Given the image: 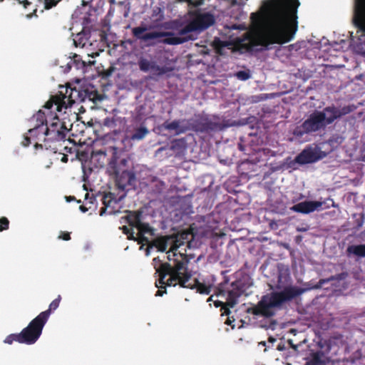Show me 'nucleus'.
<instances>
[{
	"label": "nucleus",
	"instance_id": "obj_2",
	"mask_svg": "<svg viewBox=\"0 0 365 365\" xmlns=\"http://www.w3.org/2000/svg\"><path fill=\"white\" fill-rule=\"evenodd\" d=\"M215 22L214 16L208 13H200L195 14L190 22L177 34L171 32L153 31L145 33L143 40H148L164 38L161 41L166 44L177 45L184 42L196 39L199 32L206 29Z\"/></svg>",
	"mask_w": 365,
	"mask_h": 365
},
{
	"label": "nucleus",
	"instance_id": "obj_50",
	"mask_svg": "<svg viewBox=\"0 0 365 365\" xmlns=\"http://www.w3.org/2000/svg\"><path fill=\"white\" fill-rule=\"evenodd\" d=\"M364 160L365 161V155L364 156Z\"/></svg>",
	"mask_w": 365,
	"mask_h": 365
},
{
	"label": "nucleus",
	"instance_id": "obj_37",
	"mask_svg": "<svg viewBox=\"0 0 365 365\" xmlns=\"http://www.w3.org/2000/svg\"><path fill=\"white\" fill-rule=\"evenodd\" d=\"M65 198H66V200L67 202H71V201H73V200H76L75 197H73V196H71V195H70V196H66V197H65Z\"/></svg>",
	"mask_w": 365,
	"mask_h": 365
},
{
	"label": "nucleus",
	"instance_id": "obj_16",
	"mask_svg": "<svg viewBox=\"0 0 365 365\" xmlns=\"http://www.w3.org/2000/svg\"><path fill=\"white\" fill-rule=\"evenodd\" d=\"M324 204L325 202L322 201L305 200L293 205L291 210L299 213L309 214L329 207V206L324 207Z\"/></svg>",
	"mask_w": 365,
	"mask_h": 365
},
{
	"label": "nucleus",
	"instance_id": "obj_18",
	"mask_svg": "<svg viewBox=\"0 0 365 365\" xmlns=\"http://www.w3.org/2000/svg\"><path fill=\"white\" fill-rule=\"evenodd\" d=\"M164 128L167 130L175 131L177 135L183 133L187 130L185 127L180 125V122L178 120H174L170 123L166 122L164 123Z\"/></svg>",
	"mask_w": 365,
	"mask_h": 365
},
{
	"label": "nucleus",
	"instance_id": "obj_51",
	"mask_svg": "<svg viewBox=\"0 0 365 365\" xmlns=\"http://www.w3.org/2000/svg\"><path fill=\"white\" fill-rule=\"evenodd\" d=\"M286 365H291L290 364H287Z\"/></svg>",
	"mask_w": 365,
	"mask_h": 365
},
{
	"label": "nucleus",
	"instance_id": "obj_22",
	"mask_svg": "<svg viewBox=\"0 0 365 365\" xmlns=\"http://www.w3.org/2000/svg\"><path fill=\"white\" fill-rule=\"evenodd\" d=\"M169 238L168 237H160L155 239L152 242V246L157 248L160 252H165L168 247V241Z\"/></svg>",
	"mask_w": 365,
	"mask_h": 365
},
{
	"label": "nucleus",
	"instance_id": "obj_9",
	"mask_svg": "<svg viewBox=\"0 0 365 365\" xmlns=\"http://www.w3.org/2000/svg\"><path fill=\"white\" fill-rule=\"evenodd\" d=\"M46 121V114L42 110H38L30 120L32 126L24 135L22 141L24 146H29L32 142L35 143V147L41 146V143L48 142L47 139L40 140L39 135L41 134V127H45L44 123Z\"/></svg>",
	"mask_w": 365,
	"mask_h": 365
},
{
	"label": "nucleus",
	"instance_id": "obj_46",
	"mask_svg": "<svg viewBox=\"0 0 365 365\" xmlns=\"http://www.w3.org/2000/svg\"><path fill=\"white\" fill-rule=\"evenodd\" d=\"M227 324H231V321L230 319L228 318L225 322Z\"/></svg>",
	"mask_w": 365,
	"mask_h": 365
},
{
	"label": "nucleus",
	"instance_id": "obj_39",
	"mask_svg": "<svg viewBox=\"0 0 365 365\" xmlns=\"http://www.w3.org/2000/svg\"><path fill=\"white\" fill-rule=\"evenodd\" d=\"M94 63H95L94 61H91L90 60H88V61H83V63L84 65H86V64H87V65H93V64H94Z\"/></svg>",
	"mask_w": 365,
	"mask_h": 365
},
{
	"label": "nucleus",
	"instance_id": "obj_33",
	"mask_svg": "<svg viewBox=\"0 0 365 365\" xmlns=\"http://www.w3.org/2000/svg\"><path fill=\"white\" fill-rule=\"evenodd\" d=\"M43 1L45 4V8L47 9L52 8L57 4L56 0H43Z\"/></svg>",
	"mask_w": 365,
	"mask_h": 365
},
{
	"label": "nucleus",
	"instance_id": "obj_12",
	"mask_svg": "<svg viewBox=\"0 0 365 365\" xmlns=\"http://www.w3.org/2000/svg\"><path fill=\"white\" fill-rule=\"evenodd\" d=\"M188 265H185L183 269L181 270L178 276L179 282H175L176 284L173 285L175 287L177 285L182 288H187L190 289H195L197 292L202 294H209L211 292L212 286L201 283L197 279H194L193 282H191L192 273L189 271Z\"/></svg>",
	"mask_w": 365,
	"mask_h": 365
},
{
	"label": "nucleus",
	"instance_id": "obj_49",
	"mask_svg": "<svg viewBox=\"0 0 365 365\" xmlns=\"http://www.w3.org/2000/svg\"><path fill=\"white\" fill-rule=\"evenodd\" d=\"M208 301H212V297L209 298Z\"/></svg>",
	"mask_w": 365,
	"mask_h": 365
},
{
	"label": "nucleus",
	"instance_id": "obj_10",
	"mask_svg": "<svg viewBox=\"0 0 365 365\" xmlns=\"http://www.w3.org/2000/svg\"><path fill=\"white\" fill-rule=\"evenodd\" d=\"M45 127H41V134L39 135L40 140L47 139L48 142L61 140L66 138L68 131L66 126L58 117H54L52 121L48 123H44Z\"/></svg>",
	"mask_w": 365,
	"mask_h": 365
},
{
	"label": "nucleus",
	"instance_id": "obj_40",
	"mask_svg": "<svg viewBox=\"0 0 365 365\" xmlns=\"http://www.w3.org/2000/svg\"><path fill=\"white\" fill-rule=\"evenodd\" d=\"M153 246L152 245L148 246L147 248H146V250H145V255L148 256L149 254H150V248H151Z\"/></svg>",
	"mask_w": 365,
	"mask_h": 365
},
{
	"label": "nucleus",
	"instance_id": "obj_20",
	"mask_svg": "<svg viewBox=\"0 0 365 365\" xmlns=\"http://www.w3.org/2000/svg\"><path fill=\"white\" fill-rule=\"evenodd\" d=\"M346 252L349 255L352 254L359 257H365V245H349Z\"/></svg>",
	"mask_w": 365,
	"mask_h": 365
},
{
	"label": "nucleus",
	"instance_id": "obj_28",
	"mask_svg": "<svg viewBox=\"0 0 365 365\" xmlns=\"http://www.w3.org/2000/svg\"><path fill=\"white\" fill-rule=\"evenodd\" d=\"M136 228L138 230V234L139 235H143L147 233H152L153 230L151 227H150L149 224L148 223H143L141 221L140 222L139 225L136 227Z\"/></svg>",
	"mask_w": 365,
	"mask_h": 365
},
{
	"label": "nucleus",
	"instance_id": "obj_44",
	"mask_svg": "<svg viewBox=\"0 0 365 365\" xmlns=\"http://www.w3.org/2000/svg\"><path fill=\"white\" fill-rule=\"evenodd\" d=\"M97 55H98V53H92L91 55V54H88V57L89 58L90 56H91V57H93V58L95 56H97Z\"/></svg>",
	"mask_w": 365,
	"mask_h": 365
},
{
	"label": "nucleus",
	"instance_id": "obj_1",
	"mask_svg": "<svg viewBox=\"0 0 365 365\" xmlns=\"http://www.w3.org/2000/svg\"><path fill=\"white\" fill-rule=\"evenodd\" d=\"M298 0L264 1L263 15L252 13V22L258 25L255 41L258 45L269 48L273 44L292 41L297 31Z\"/></svg>",
	"mask_w": 365,
	"mask_h": 365
},
{
	"label": "nucleus",
	"instance_id": "obj_48",
	"mask_svg": "<svg viewBox=\"0 0 365 365\" xmlns=\"http://www.w3.org/2000/svg\"><path fill=\"white\" fill-rule=\"evenodd\" d=\"M164 150V148H160V149H159V150H158V153H160V151H162V150Z\"/></svg>",
	"mask_w": 365,
	"mask_h": 365
},
{
	"label": "nucleus",
	"instance_id": "obj_27",
	"mask_svg": "<svg viewBox=\"0 0 365 365\" xmlns=\"http://www.w3.org/2000/svg\"><path fill=\"white\" fill-rule=\"evenodd\" d=\"M168 71V70L166 67L160 66L155 62L149 72L153 76H161L166 73Z\"/></svg>",
	"mask_w": 365,
	"mask_h": 365
},
{
	"label": "nucleus",
	"instance_id": "obj_25",
	"mask_svg": "<svg viewBox=\"0 0 365 365\" xmlns=\"http://www.w3.org/2000/svg\"><path fill=\"white\" fill-rule=\"evenodd\" d=\"M240 294L237 290H231L228 292L227 305L233 307L237 302V299Z\"/></svg>",
	"mask_w": 365,
	"mask_h": 365
},
{
	"label": "nucleus",
	"instance_id": "obj_14",
	"mask_svg": "<svg viewBox=\"0 0 365 365\" xmlns=\"http://www.w3.org/2000/svg\"><path fill=\"white\" fill-rule=\"evenodd\" d=\"M325 156V154L317 146H309L305 148L296 157V162L299 164L314 163Z\"/></svg>",
	"mask_w": 365,
	"mask_h": 365
},
{
	"label": "nucleus",
	"instance_id": "obj_32",
	"mask_svg": "<svg viewBox=\"0 0 365 365\" xmlns=\"http://www.w3.org/2000/svg\"><path fill=\"white\" fill-rule=\"evenodd\" d=\"M236 76L237 77L238 79H240L242 81H245V80H247L250 78V75L248 72L242 71L237 72L236 73Z\"/></svg>",
	"mask_w": 365,
	"mask_h": 365
},
{
	"label": "nucleus",
	"instance_id": "obj_41",
	"mask_svg": "<svg viewBox=\"0 0 365 365\" xmlns=\"http://www.w3.org/2000/svg\"><path fill=\"white\" fill-rule=\"evenodd\" d=\"M68 160V158L66 155H63L61 158V161L64 162V163H66Z\"/></svg>",
	"mask_w": 365,
	"mask_h": 365
},
{
	"label": "nucleus",
	"instance_id": "obj_3",
	"mask_svg": "<svg viewBox=\"0 0 365 365\" xmlns=\"http://www.w3.org/2000/svg\"><path fill=\"white\" fill-rule=\"evenodd\" d=\"M167 252L168 262H163L160 257H155L153 259V265L158 274L159 279L155 282V286L158 288L155 296L162 297L166 293V287H171L178 282V276L185 265H188L189 259L186 255L180 252Z\"/></svg>",
	"mask_w": 365,
	"mask_h": 365
},
{
	"label": "nucleus",
	"instance_id": "obj_36",
	"mask_svg": "<svg viewBox=\"0 0 365 365\" xmlns=\"http://www.w3.org/2000/svg\"><path fill=\"white\" fill-rule=\"evenodd\" d=\"M138 235V238L139 240L138 243L148 242V239L146 237H145L144 235Z\"/></svg>",
	"mask_w": 365,
	"mask_h": 365
},
{
	"label": "nucleus",
	"instance_id": "obj_24",
	"mask_svg": "<svg viewBox=\"0 0 365 365\" xmlns=\"http://www.w3.org/2000/svg\"><path fill=\"white\" fill-rule=\"evenodd\" d=\"M155 61L147 59L145 58H140L138 61V66L140 71L144 72H149Z\"/></svg>",
	"mask_w": 365,
	"mask_h": 365
},
{
	"label": "nucleus",
	"instance_id": "obj_6",
	"mask_svg": "<svg viewBox=\"0 0 365 365\" xmlns=\"http://www.w3.org/2000/svg\"><path fill=\"white\" fill-rule=\"evenodd\" d=\"M349 112V110L345 108L339 110L334 106L326 107L322 110H315L300 126L294 129L293 134L297 138H302L305 133L324 130L328 125Z\"/></svg>",
	"mask_w": 365,
	"mask_h": 365
},
{
	"label": "nucleus",
	"instance_id": "obj_35",
	"mask_svg": "<svg viewBox=\"0 0 365 365\" xmlns=\"http://www.w3.org/2000/svg\"><path fill=\"white\" fill-rule=\"evenodd\" d=\"M60 238H61L62 240H66V241L69 240L71 239L70 233L66 232H62L60 235Z\"/></svg>",
	"mask_w": 365,
	"mask_h": 365
},
{
	"label": "nucleus",
	"instance_id": "obj_13",
	"mask_svg": "<svg viewBox=\"0 0 365 365\" xmlns=\"http://www.w3.org/2000/svg\"><path fill=\"white\" fill-rule=\"evenodd\" d=\"M108 151L96 150L92 153L90 160L82 163V169L83 172V180L86 181L89 174L93 171V168H103L107 160V155L110 157V149Z\"/></svg>",
	"mask_w": 365,
	"mask_h": 365
},
{
	"label": "nucleus",
	"instance_id": "obj_17",
	"mask_svg": "<svg viewBox=\"0 0 365 365\" xmlns=\"http://www.w3.org/2000/svg\"><path fill=\"white\" fill-rule=\"evenodd\" d=\"M354 21L359 30L365 33V0H355Z\"/></svg>",
	"mask_w": 365,
	"mask_h": 365
},
{
	"label": "nucleus",
	"instance_id": "obj_4",
	"mask_svg": "<svg viewBox=\"0 0 365 365\" xmlns=\"http://www.w3.org/2000/svg\"><path fill=\"white\" fill-rule=\"evenodd\" d=\"M304 289L297 287H286L281 292H272L263 295L258 303L247 309V313L264 318H271L276 314L275 309L280 308L287 302H289L301 295Z\"/></svg>",
	"mask_w": 365,
	"mask_h": 365
},
{
	"label": "nucleus",
	"instance_id": "obj_38",
	"mask_svg": "<svg viewBox=\"0 0 365 365\" xmlns=\"http://www.w3.org/2000/svg\"><path fill=\"white\" fill-rule=\"evenodd\" d=\"M222 309H224L223 314H225L226 315H229L230 314V311L229 308H227L226 307H223Z\"/></svg>",
	"mask_w": 365,
	"mask_h": 365
},
{
	"label": "nucleus",
	"instance_id": "obj_31",
	"mask_svg": "<svg viewBox=\"0 0 365 365\" xmlns=\"http://www.w3.org/2000/svg\"><path fill=\"white\" fill-rule=\"evenodd\" d=\"M9 227V220L5 217H2L1 218H0V232L8 230Z\"/></svg>",
	"mask_w": 365,
	"mask_h": 365
},
{
	"label": "nucleus",
	"instance_id": "obj_23",
	"mask_svg": "<svg viewBox=\"0 0 365 365\" xmlns=\"http://www.w3.org/2000/svg\"><path fill=\"white\" fill-rule=\"evenodd\" d=\"M74 45L78 47L85 48L87 45L91 46V43L88 42V39L86 34H77L73 38Z\"/></svg>",
	"mask_w": 365,
	"mask_h": 365
},
{
	"label": "nucleus",
	"instance_id": "obj_29",
	"mask_svg": "<svg viewBox=\"0 0 365 365\" xmlns=\"http://www.w3.org/2000/svg\"><path fill=\"white\" fill-rule=\"evenodd\" d=\"M148 31L147 26H138L133 29V34L138 38L143 40V37Z\"/></svg>",
	"mask_w": 365,
	"mask_h": 365
},
{
	"label": "nucleus",
	"instance_id": "obj_21",
	"mask_svg": "<svg viewBox=\"0 0 365 365\" xmlns=\"http://www.w3.org/2000/svg\"><path fill=\"white\" fill-rule=\"evenodd\" d=\"M148 133V128L144 126H140L137 128L135 130V133L131 135L128 136L127 138H129L130 140H141L146 136Z\"/></svg>",
	"mask_w": 365,
	"mask_h": 365
},
{
	"label": "nucleus",
	"instance_id": "obj_43",
	"mask_svg": "<svg viewBox=\"0 0 365 365\" xmlns=\"http://www.w3.org/2000/svg\"><path fill=\"white\" fill-rule=\"evenodd\" d=\"M222 304V302H219V301H218V302H215V305L217 307H219V306H220V304Z\"/></svg>",
	"mask_w": 365,
	"mask_h": 365
},
{
	"label": "nucleus",
	"instance_id": "obj_30",
	"mask_svg": "<svg viewBox=\"0 0 365 365\" xmlns=\"http://www.w3.org/2000/svg\"><path fill=\"white\" fill-rule=\"evenodd\" d=\"M123 232L127 235V237L130 240L136 241L138 239L134 236V232L132 228H128L127 226L124 225L120 227Z\"/></svg>",
	"mask_w": 365,
	"mask_h": 365
},
{
	"label": "nucleus",
	"instance_id": "obj_47",
	"mask_svg": "<svg viewBox=\"0 0 365 365\" xmlns=\"http://www.w3.org/2000/svg\"><path fill=\"white\" fill-rule=\"evenodd\" d=\"M269 341H271V342H272V341H275V339H273L272 337H270V338L269 339Z\"/></svg>",
	"mask_w": 365,
	"mask_h": 365
},
{
	"label": "nucleus",
	"instance_id": "obj_19",
	"mask_svg": "<svg viewBox=\"0 0 365 365\" xmlns=\"http://www.w3.org/2000/svg\"><path fill=\"white\" fill-rule=\"evenodd\" d=\"M140 217V212L129 211L128 215L125 217V219L130 226L136 227L141 221Z\"/></svg>",
	"mask_w": 365,
	"mask_h": 365
},
{
	"label": "nucleus",
	"instance_id": "obj_7",
	"mask_svg": "<svg viewBox=\"0 0 365 365\" xmlns=\"http://www.w3.org/2000/svg\"><path fill=\"white\" fill-rule=\"evenodd\" d=\"M114 187H110V189H113V191L108 192H103L101 194L100 192L96 195H93L89 197V193H86V200H89V203L91 205L88 207L86 205H81L79 206V210L82 212H86L88 210L95 209L94 202L97 197L101 198L103 207L99 210V215L103 216L105 215H114L118 213L119 211L116 209L117 205L123 200L126 196L125 188L127 185H131L132 184H113Z\"/></svg>",
	"mask_w": 365,
	"mask_h": 365
},
{
	"label": "nucleus",
	"instance_id": "obj_34",
	"mask_svg": "<svg viewBox=\"0 0 365 365\" xmlns=\"http://www.w3.org/2000/svg\"><path fill=\"white\" fill-rule=\"evenodd\" d=\"M190 4L193 6H200L202 4L204 0H187Z\"/></svg>",
	"mask_w": 365,
	"mask_h": 365
},
{
	"label": "nucleus",
	"instance_id": "obj_15",
	"mask_svg": "<svg viewBox=\"0 0 365 365\" xmlns=\"http://www.w3.org/2000/svg\"><path fill=\"white\" fill-rule=\"evenodd\" d=\"M317 346L320 349L310 354L307 359L305 365H325L324 358L325 354L329 351L330 345L327 340L320 339Z\"/></svg>",
	"mask_w": 365,
	"mask_h": 365
},
{
	"label": "nucleus",
	"instance_id": "obj_11",
	"mask_svg": "<svg viewBox=\"0 0 365 365\" xmlns=\"http://www.w3.org/2000/svg\"><path fill=\"white\" fill-rule=\"evenodd\" d=\"M61 88L65 89V93L63 91H61L59 95L53 96L46 103L45 108L46 109H51L54 105L56 110L61 112L63 109L66 110L71 107L75 103L76 98L79 96L78 91L71 88L61 87Z\"/></svg>",
	"mask_w": 365,
	"mask_h": 365
},
{
	"label": "nucleus",
	"instance_id": "obj_42",
	"mask_svg": "<svg viewBox=\"0 0 365 365\" xmlns=\"http://www.w3.org/2000/svg\"><path fill=\"white\" fill-rule=\"evenodd\" d=\"M91 184H86V183H83V187L84 188V190H88V185H91Z\"/></svg>",
	"mask_w": 365,
	"mask_h": 365
},
{
	"label": "nucleus",
	"instance_id": "obj_5",
	"mask_svg": "<svg viewBox=\"0 0 365 365\" xmlns=\"http://www.w3.org/2000/svg\"><path fill=\"white\" fill-rule=\"evenodd\" d=\"M61 299V297L58 295L56 299L51 302L47 310L41 312L32 319L28 326L23 329L20 333L8 335L4 342L8 344H12L14 341L27 345L35 344L41 336L43 329L48 320L51 313L59 307Z\"/></svg>",
	"mask_w": 365,
	"mask_h": 365
},
{
	"label": "nucleus",
	"instance_id": "obj_8",
	"mask_svg": "<svg viewBox=\"0 0 365 365\" xmlns=\"http://www.w3.org/2000/svg\"><path fill=\"white\" fill-rule=\"evenodd\" d=\"M110 158L107 167V173L112 180L116 182L126 181L131 182L135 180V175L128 165V158H121L120 152L115 147H111L109 150Z\"/></svg>",
	"mask_w": 365,
	"mask_h": 365
},
{
	"label": "nucleus",
	"instance_id": "obj_52",
	"mask_svg": "<svg viewBox=\"0 0 365 365\" xmlns=\"http://www.w3.org/2000/svg\"><path fill=\"white\" fill-rule=\"evenodd\" d=\"M3 0H0V1H2Z\"/></svg>",
	"mask_w": 365,
	"mask_h": 365
},
{
	"label": "nucleus",
	"instance_id": "obj_45",
	"mask_svg": "<svg viewBox=\"0 0 365 365\" xmlns=\"http://www.w3.org/2000/svg\"><path fill=\"white\" fill-rule=\"evenodd\" d=\"M27 4H30V3L27 0L24 1V6H26Z\"/></svg>",
	"mask_w": 365,
	"mask_h": 365
},
{
	"label": "nucleus",
	"instance_id": "obj_26",
	"mask_svg": "<svg viewBox=\"0 0 365 365\" xmlns=\"http://www.w3.org/2000/svg\"><path fill=\"white\" fill-rule=\"evenodd\" d=\"M348 275H349L348 272H341L339 274L331 276L328 279H320L319 283L321 284H324L326 282H329L333 281V280H336V281L344 280V279H345L348 277Z\"/></svg>",
	"mask_w": 365,
	"mask_h": 365
}]
</instances>
